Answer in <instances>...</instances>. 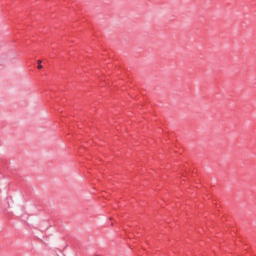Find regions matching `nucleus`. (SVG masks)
I'll use <instances>...</instances> for the list:
<instances>
[{
    "mask_svg": "<svg viewBox=\"0 0 256 256\" xmlns=\"http://www.w3.org/2000/svg\"><path fill=\"white\" fill-rule=\"evenodd\" d=\"M42 61L38 60V69H43V65H41Z\"/></svg>",
    "mask_w": 256,
    "mask_h": 256,
    "instance_id": "nucleus-1",
    "label": "nucleus"
}]
</instances>
